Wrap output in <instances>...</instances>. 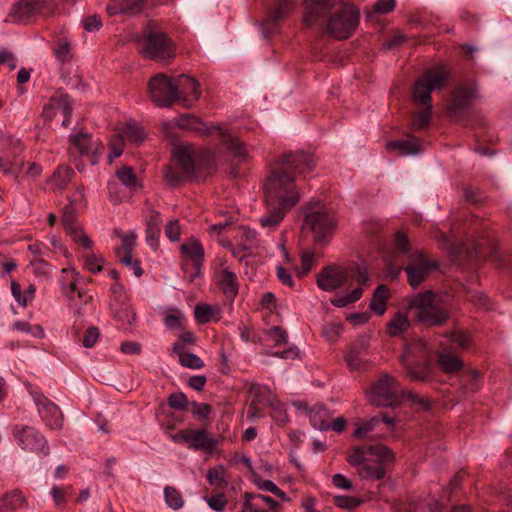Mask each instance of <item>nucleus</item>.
<instances>
[{"mask_svg":"<svg viewBox=\"0 0 512 512\" xmlns=\"http://www.w3.org/2000/svg\"><path fill=\"white\" fill-rule=\"evenodd\" d=\"M314 165L315 157L311 153H284L266 177L265 204L291 210L300 200L298 176L312 171Z\"/></svg>","mask_w":512,"mask_h":512,"instance_id":"1","label":"nucleus"},{"mask_svg":"<svg viewBox=\"0 0 512 512\" xmlns=\"http://www.w3.org/2000/svg\"><path fill=\"white\" fill-rule=\"evenodd\" d=\"M338 0H306L304 24L307 27L319 28L336 39L348 38L359 22L358 10L350 5H344L341 10L327 19L328 13Z\"/></svg>","mask_w":512,"mask_h":512,"instance_id":"2","label":"nucleus"},{"mask_svg":"<svg viewBox=\"0 0 512 512\" xmlns=\"http://www.w3.org/2000/svg\"><path fill=\"white\" fill-rule=\"evenodd\" d=\"M369 275L364 264H355L347 268L330 266L325 268L317 277L320 289L334 291L341 286H347L344 293H337L331 304L338 308L347 307L357 302L363 295L364 288L369 285Z\"/></svg>","mask_w":512,"mask_h":512,"instance_id":"3","label":"nucleus"},{"mask_svg":"<svg viewBox=\"0 0 512 512\" xmlns=\"http://www.w3.org/2000/svg\"><path fill=\"white\" fill-rule=\"evenodd\" d=\"M393 460V451L383 444L355 446L347 456L349 464L364 480L383 479L386 465Z\"/></svg>","mask_w":512,"mask_h":512,"instance_id":"4","label":"nucleus"},{"mask_svg":"<svg viewBox=\"0 0 512 512\" xmlns=\"http://www.w3.org/2000/svg\"><path fill=\"white\" fill-rule=\"evenodd\" d=\"M448 80V73L443 66H437L426 70L416 81L413 89V100L426 108L412 118L413 129H423L427 127L431 120V93L440 90Z\"/></svg>","mask_w":512,"mask_h":512,"instance_id":"5","label":"nucleus"},{"mask_svg":"<svg viewBox=\"0 0 512 512\" xmlns=\"http://www.w3.org/2000/svg\"><path fill=\"white\" fill-rule=\"evenodd\" d=\"M407 308L417 322L427 326H438L448 319L447 311L436 302V294L431 290L409 297Z\"/></svg>","mask_w":512,"mask_h":512,"instance_id":"6","label":"nucleus"},{"mask_svg":"<svg viewBox=\"0 0 512 512\" xmlns=\"http://www.w3.org/2000/svg\"><path fill=\"white\" fill-rule=\"evenodd\" d=\"M205 154L192 144H181L173 149V165L179 167L177 172L174 166H168L164 172L165 181L170 185H177L184 177L194 174L197 168L203 166Z\"/></svg>","mask_w":512,"mask_h":512,"instance_id":"7","label":"nucleus"},{"mask_svg":"<svg viewBox=\"0 0 512 512\" xmlns=\"http://www.w3.org/2000/svg\"><path fill=\"white\" fill-rule=\"evenodd\" d=\"M176 124L181 129L192 131L203 136L219 134L227 149L236 157L242 159L247 154L246 148L238 138L227 134L220 126H207L194 115H182L177 119Z\"/></svg>","mask_w":512,"mask_h":512,"instance_id":"8","label":"nucleus"},{"mask_svg":"<svg viewBox=\"0 0 512 512\" xmlns=\"http://www.w3.org/2000/svg\"><path fill=\"white\" fill-rule=\"evenodd\" d=\"M139 47L143 57L158 62L169 60L175 56L173 41L165 33L155 30L150 24L139 41Z\"/></svg>","mask_w":512,"mask_h":512,"instance_id":"9","label":"nucleus"},{"mask_svg":"<svg viewBox=\"0 0 512 512\" xmlns=\"http://www.w3.org/2000/svg\"><path fill=\"white\" fill-rule=\"evenodd\" d=\"M429 350L423 341H416L404 350L402 364L406 375L415 381H426L430 377Z\"/></svg>","mask_w":512,"mask_h":512,"instance_id":"10","label":"nucleus"},{"mask_svg":"<svg viewBox=\"0 0 512 512\" xmlns=\"http://www.w3.org/2000/svg\"><path fill=\"white\" fill-rule=\"evenodd\" d=\"M69 143L68 153L74 161L86 157L91 165L98 163L103 145L91 134L82 130L74 132L69 137Z\"/></svg>","mask_w":512,"mask_h":512,"instance_id":"11","label":"nucleus"},{"mask_svg":"<svg viewBox=\"0 0 512 512\" xmlns=\"http://www.w3.org/2000/svg\"><path fill=\"white\" fill-rule=\"evenodd\" d=\"M148 92L152 101L159 107H170L180 99L177 83L163 73L150 78Z\"/></svg>","mask_w":512,"mask_h":512,"instance_id":"12","label":"nucleus"},{"mask_svg":"<svg viewBox=\"0 0 512 512\" xmlns=\"http://www.w3.org/2000/svg\"><path fill=\"white\" fill-rule=\"evenodd\" d=\"M403 396V390L396 380L385 374L376 381L368 392L369 400L378 406L397 405Z\"/></svg>","mask_w":512,"mask_h":512,"instance_id":"13","label":"nucleus"},{"mask_svg":"<svg viewBox=\"0 0 512 512\" xmlns=\"http://www.w3.org/2000/svg\"><path fill=\"white\" fill-rule=\"evenodd\" d=\"M146 138V132L135 121H127L119 124L116 129V134L110 140L109 162L112 163L115 158H118L123 153L124 140L133 144H141Z\"/></svg>","mask_w":512,"mask_h":512,"instance_id":"14","label":"nucleus"},{"mask_svg":"<svg viewBox=\"0 0 512 512\" xmlns=\"http://www.w3.org/2000/svg\"><path fill=\"white\" fill-rule=\"evenodd\" d=\"M304 226L312 231L317 243L327 244L333 236L336 220L325 211H312L305 216Z\"/></svg>","mask_w":512,"mask_h":512,"instance_id":"15","label":"nucleus"},{"mask_svg":"<svg viewBox=\"0 0 512 512\" xmlns=\"http://www.w3.org/2000/svg\"><path fill=\"white\" fill-rule=\"evenodd\" d=\"M52 0H19L16 2L6 21L13 23H27L32 19L45 15L50 11Z\"/></svg>","mask_w":512,"mask_h":512,"instance_id":"16","label":"nucleus"},{"mask_svg":"<svg viewBox=\"0 0 512 512\" xmlns=\"http://www.w3.org/2000/svg\"><path fill=\"white\" fill-rule=\"evenodd\" d=\"M212 281L228 299L234 300L238 294V277L227 265V260L224 257H217L214 260Z\"/></svg>","mask_w":512,"mask_h":512,"instance_id":"17","label":"nucleus"},{"mask_svg":"<svg viewBox=\"0 0 512 512\" xmlns=\"http://www.w3.org/2000/svg\"><path fill=\"white\" fill-rule=\"evenodd\" d=\"M478 97L476 85L473 82L462 83L451 93L447 104V113L450 117H460Z\"/></svg>","mask_w":512,"mask_h":512,"instance_id":"18","label":"nucleus"},{"mask_svg":"<svg viewBox=\"0 0 512 512\" xmlns=\"http://www.w3.org/2000/svg\"><path fill=\"white\" fill-rule=\"evenodd\" d=\"M12 433L21 449L36 454L48 455L47 440L36 428L16 425Z\"/></svg>","mask_w":512,"mask_h":512,"instance_id":"19","label":"nucleus"},{"mask_svg":"<svg viewBox=\"0 0 512 512\" xmlns=\"http://www.w3.org/2000/svg\"><path fill=\"white\" fill-rule=\"evenodd\" d=\"M110 308L113 316L122 325H131L136 320V313L128 304V296L123 284L115 282L110 287Z\"/></svg>","mask_w":512,"mask_h":512,"instance_id":"20","label":"nucleus"},{"mask_svg":"<svg viewBox=\"0 0 512 512\" xmlns=\"http://www.w3.org/2000/svg\"><path fill=\"white\" fill-rule=\"evenodd\" d=\"M436 268L437 264L429 260L423 253H411L409 255L408 264L405 267L409 284L413 288L418 287L426 279L428 274Z\"/></svg>","mask_w":512,"mask_h":512,"instance_id":"21","label":"nucleus"},{"mask_svg":"<svg viewBox=\"0 0 512 512\" xmlns=\"http://www.w3.org/2000/svg\"><path fill=\"white\" fill-rule=\"evenodd\" d=\"M31 394L45 425L50 429H61L64 417L60 408L41 392H32Z\"/></svg>","mask_w":512,"mask_h":512,"instance_id":"22","label":"nucleus"},{"mask_svg":"<svg viewBox=\"0 0 512 512\" xmlns=\"http://www.w3.org/2000/svg\"><path fill=\"white\" fill-rule=\"evenodd\" d=\"M62 222L65 226L66 233L71 237L73 242L81 246L83 249H90L92 247V240L76 222L75 216L72 213L64 211Z\"/></svg>","mask_w":512,"mask_h":512,"instance_id":"23","label":"nucleus"},{"mask_svg":"<svg viewBox=\"0 0 512 512\" xmlns=\"http://www.w3.org/2000/svg\"><path fill=\"white\" fill-rule=\"evenodd\" d=\"M62 222L65 226L66 233L71 237L73 242L81 246L83 249H90L92 247V240L76 222L75 216L72 213L64 211Z\"/></svg>","mask_w":512,"mask_h":512,"instance_id":"24","label":"nucleus"},{"mask_svg":"<svg viewBox=\"0 0 512 512\" xmlns=\"http://www.w3.org/2000/svg\"><path fill=\"white\" fill-rule=\"evenodd\" d=\"M345 362L351 371H364L371 365L368 350L364 345L352 346L345 354Z\"/></svg>","mask_w":512,"mask_h":512,"instance_id":"25","label":"nucleus"},{"mask_svg":"<svg viewBox=\"0 0 512 512\" xmlns=\"http://www.w3.org/2000/svg\"><path fill=\"white\" fill-rule=\"evenodd\" d=\"M270 7L267 11L266 25L272 30L279 22L283 21L294 6L293 0H269Z\"/></svg>","mask_w":512,"mask_h":512,"instance_id":"26","label":"nucleus"},{"mask_svg":"<svg viewBox=\"0 0 512 512\" xmlns=\"http://www.w3.org/2000/svg\"><path fill=\"white\" fill-rule=\"evenodd\" d=\"M178 89L181 91L180 99L182 98V102L185 106H190L193 102L197 101L201 96V90L198 82L192 78L182 75L178 82Z\"/></svg>","mask_w":512,"mask_h":512,"instance_id":"27","label":"nucleus"},{"mask_svg":"<svg viewBox=\"0 0 512 512\" xmlns=\"http://www.w3.org/2000/svg\"><path fill=\"white\" fill-rule=\"evenodd\" d=\"M218 439L209 436L204 429L189 430L188 447L192 450L212 452L218 445Z\"/></svg>","mask_w":512,"mask_h":512,"instance_id":"28","label":"nucleus"},{"mask_svg":"<svg viewBox=\"0 0 512 512\" xmlns=\"http://www.w3.org/2000/svg\"><path fill=\"white\" fill-rule=\"evenodd\" d=\"M162 219L159 212L151 210L146 216V242L156 250L159 245Z\"/></svg>","mask_w":512,"mask_h":512,"instance_id":"29","label":"nucleus"},{"mask_svg":"<svg viewBox=\"0 0 512 512\" xmlns=\"http://www.w3.org/2000/svg\"><path fill=\"white\" fill-rule=\"evenodd\" d=\"M180 252L185 258L193 263L197 271L200 270L204 260V248L197 239L190 238L181 244Z\"/></svg>","mask_w":512,"mask_h":512,"instance_id":"30","label":"nucleus"},{"mask_svg":"<svg viewBox=\"0 0 512 512\" xmlns=\"http://www.w3.org/2000/svg\"><path fill=\"white\" fill-rule=\"evenodd\" d=\"M386 146L388 149L396 151L400 156L416 155L422 151L420 140L414 136L390 141Z\"/></svg>","mask_w":512,"mask_h":512,"instance_id":"31","label":"nucleus"},{"mask_svg":"<svg viewBox=\"0 0 512 512\" xmlns=\"http://www.w3.org/2000/svg\"><path fill=\"white\" fill-rule=\"evenodd\" d=\"M51 106L54 107L57 114L63 116L62 126L67 127L70 124L72 112L70 98L63 92H56L51 98Z\"/></svg>","mask_w":512,"mask_h":512,"instance_id":"32","label":"nucleus"},{"mask_svg":"<svg viewBox=\"0 0 512 512\" xmlns=\"http://www.w3.org/2000/svg\"><path fill=\"white\" fill-rule=\"evenodd\" d=\"M442 350L438 355V363L440 367L447 373L456 372L463 366L462 360L450 350L445 347L443 342H440Z\"/></svg>","mask_w":512,"mask_h":512,"instance_id":"33","label":"nucleus"},{"mask_svg":"<svg viewBox=\"0 0 512 512\" xmlns=\"http://www.w3.org/2000/svg\"><path fill=\"white\" fill-rule=\"evenodd\" d=\"M267 214L262 216L259 221L263 228L274 229L284 219V216L290 209L277 207V205L266 204Z\"/></svg>","mask_w":512,"mask_h":512,"instance_id":"34","label":"nucleus"},{"mask_svg":"<svg viewBox=\"0 0 512 512\" xmlns=\"http://www.w3.org/2000/svg\"><path fill=\"white\" fill-rule=\"evenodd\" d=\"M309 419L311 425L320 431L329 429L330 413L329 410L322 405H315L309 411Z\"/></svg>","mask_w":512,"mask_h":512,"instance_id":"35","label":"nucleus"},{"mask_svg":"<svg viewBox=\"0 0 512 512\" xmlns=\"http://www.w3.org/2000/svg\"><path fill=\"white\" fill-rule=\"evenodd\" d=\"M27 502L21 491L14 490L0 499V512L14 511L24 508Z\"/></svg>","mask_w":512,"mask_h":512,"instance_id":"36","label":"nucleus"},{"mask_svg":"<svg viewBox=\"0 0 512 512\" xmlns=\"http://www.w3.org/2000/svg\"><path fill=\"white\" fill-rule=\"evenodd\" d=\"M144 0H111L106 10L109 15L134 13Z\"/></svg>","mask_w":512,"mask_h":512,"instance_id":"37","label":"nucleus"},{"mask_svg":"<svg viewBox=\"0 0 512 512\" xmlns=\"http://www.w3.org/2000/svg\"><path fill=\"white\" fill-rule=\"evenodd\" d=\"M410 327V320L406 313L398 311L387 324V333L391 337L401 336Z\"/></svg>","mask_w":512,"mask_h":512,"instance_id":"38","label":"nucleus"},{"mask_svg":"<svg viewBox=\"0 0 512 512\" xmlns=\"http://www.w3.org/2000/svg\"><path fill=\"white\" fill-rule=\"evenodd\" d=\"M389 298V289L385 285H379L373 293L370 302V309L377 315L381 316L387 308V300Z\"/></svg>","mask_w":512,"mask_h":512,"instance_id":"39","label":"nucleus"},{"mask_svg":"<svg viewBox=\"0 0 512 512\" xmlns=\"http://www.w3.org/2000/svg\"><path fill=\"white\" fill-rule=\"evenodd\" d=\"M74 171L69 166H59L53 173L50 184L54 190H62L72 180Z\"/></svg>","mask_w":512,"mask_h":512,"instance_id":"40","label":"nucleus"},{"mask_svg":"<svg viewBox=\"0 0 512 512\" xmlns=\"http://www.w3.org/2000/svg\"><path fill=\"white\" fill-rule=\"evenodd\" d=\"M118 180L130 191L140 190L142 185L134 170L129 166H123L116 171Z\"/></svg>","mask_w":512,"mask_h":512,"instance_id":"41","label":"nucleus"},{"mask_svg":"<svg viewBox=\"0 0 512 512\" xmlns=\"http://www.w3.org/2000/svg\"><path fill=\"white\" fill-rule=\"evenodd\" d=\"M163 492L165 502L171 509L179 510L184 506L183 497L175 487L166 486Z\"/></svg>","mask_w":512,"mask_h":512,"instance_id":"42","label":"nucleus"},{"mask_svg":"<svg viewBox=\"0 0 512 512\" xmlns=\"http://www.w3.org/2000/svg\"><path fill=\"white\" fill-rule=\"evenodd\" d=\"M444 346L457 345L461 349H466L470 345V337L463 331H453L445 337Z\"/></svg>","mask_w":512,"mask_h":512,"instance_id":"43","label":"nucleus"},{"mask_svg":"<svg viewBox=\"0 0 512 512\" xmlns=\"http://www.w3.org/2000/svg\"><path fill=\"white\" fill-rule=\"evenodd\" d=\"M243 498L244 500L241 506V512H268L261 505V502H259L255 494L245 492Z\"/></svg>","mask_w":512,"mask_h":512,"instance_id":"44","label":"nucleus"},{"mask_svg":"<svg viewBox=\"0 0 512 512\" xmlns=\"http://www.w3.org/2000/svg\"><path fill=\"white\" fill-rule=\"evenodd\" d=\"M394 245L396 250L407 257V260H409V255L413 252H418L417 250H412L410 241L406 234H404L402 231H397L394 238Z\"/></svg>","mask_w":512,"mask_h":512,"instance_id":"45","label":"nucleus"},{"mask_svg":"<svg viewBox=\"0 0 512 512\" xmlns=\"http://www.w3.org/2000/svg\"><path fill=\"white\" fill-rule=\"evenodd\" d=\"M23 162L21 160L11 161L4 156H0V168L5 175L11 176L13 179H17L18 172L21 170Z\"/></svg>","mask_w":512,"mask_h":512,"instance_id":"46","label":"nucleus"},{"mask_svg":"<svg viewBox=\"0 0 512 512\" xmlns=\"http://www.w3.org/2000/svg\"><path fill=\"white\" fill-rule=\"evenodd\" d=\"M379 423L380 420L378 416L364 421L362 424L357 426L356 430L354 431V436L362 440L367 439L369 433L374 431Z\"/></svg>","mask_w":512,"mask_h":512,"instance_id":"47","label":"nucleus"},{"mask_svg":"<svg viewBox=\"0 0 512 512\" xmlns=\"http://www.w3.org/2000/svg\"><path fill=\"white\" fill-rule=\"evenodd\" d=\"M206 477L210 485H216L219 487H224L227 485V480L225 479V469L221 465L210 468L207 471Z\"/></svg>","mask_w":512,"mask_h":512,"instance_id":"48","label":"nucleus"},{"mask_svg":"<svg viewBox=\"0 0 512 512\" xmlns=\"http://www.w3.org/2000/svg\"><path fill=\"white\" fill-rule=\"evenodd\" d=\"M136 236L133 232L123 234L121 236V245L116 248V254L118 257L123 255L132 254V250L135 246Z\"/></svg>","mask_w":512,"mask_h":512,"instance_id":"49","label":"nucleus"},{"mask_svg":"<svg viewBox=\"0 0 512 512\" xmlns=\"http://www.w3.org/2000/svg\"><path fill=\"white\" fill-rule=\"evenodd\" d=\"M85 206L84 190L82 187H77L72 195L69 197V204L65 207L64 211L72 213L74 210Z\"/></svg>","mask_w":512,"mask_h":512,"instance_id":"50","label":"nucleus"},{"mask_svg":"<svg viewBox=\"0 0 512 512\" xmlns=\"http://www.w3.org/2000/svg\"><path fill=\"white\" fill-rule=\"evenodd\" d=\"M315 255L312 251L306 250L301 253V265L296 267L295 271L299 277H303L308 274L314 265Z\"/></svg>","mask_w":512,"mask_h":512,"instance_id":"51","label":"nucleus"},{"mask_svg":"<svg viewBox=\"0 0 512 512\" xmlns=\"http://www.w3.org/2000/svg\"><path fill=\"white\" fill-rule=\"evenodd\" d=\"M55 57L61 62H66L70 59L71 46L70 42L65 38H60L55 43L53 48Z\"/></svg>","mask_w":512,"mask_h":512,"instance_id":"52","label":"nucleus"},{"mask_svg":"<svg viewBox=\"0 0 512 512\" xmlns=\"http://www.w3.org/2000/svg\"><path fill=\"white\" fill-rule=\"evenodd\" d=\"M13 328L37 338L44 337V329L40 325H31L26 321H17L14 323Z\"/></svg>","mask_w":512,"mask_h":512,"instance_id":"53","label":"nucleus"},{"mask_svg":"<svg viewBox=\"0 0 512 512\" xmlns=\"http://www.w3.org/2000/svg\"><path fill=\"white\" fill-rule=\"evenodd\" d=\"M334 503L339 508L352 510L360 506L363 503V499L354 496L336 495Z\"/></svg>","mask_w":512,"mask_h":512,"instance_id":"54","label":"nucleus"},{"mask_svg":"<svg viewBox=\"0 0 512 512\" xmlns=\"http://www.w3.org/2000/svg\"><path fill=\"white\" fill-rule=\"evenodd\" d=\"M184 316L178 309H170L164 316V324L169 329L181 328Z\"/></svg>","mask_w":512,"mask_h":512,"instance_id":"55","label":"nucleus"},{"mask_svg":"<svg viewBox=\"0 0 512 512\" xmlns=\"http://www.w3.org/2000/svg\"><path fill=\"white\" fill-rule=\"evenodd\" d=\"M103 263V258L93 253L84 256V267L93 274H97L103 269Z\"/></svg>","mask_w":512,"mask_h":512,"instance_id":"56","label":"nucleus"},{"mask_svg":"<svg viewBox=\"0 0 512 512\" xmlns=\"http://www.w3.org/2000/svg\"><path fill=\"white\" fill-rule=\"evenodd\" d=\"M62 277L60 279V284L62 290H67V283L69 282H80L82 277L80 273L72 266L63 268L61 270Z\"/></svg>","mask_w":512,"mask_h":512,"instance_id":"57","label":"nucleus"},{"mask_svg":"<svg viewBox=\"0 0 512 512\" xmlns=\"http://www.w3.org/2000/svg\"><path fill=\"white\" fill-rule=\"evenodd\" d=\"M266 335L268 340L275 343V346H280L287 343L288 334L283 328L279 326H274L269 329L266 332Z\"/></svg>","mask_w":512,"mask_h":512,"instance_id":"58","label":"nucleus"},{"mask_svg":"<svg viewBox=\"0 0 512 512\" xmlns=\"http://www.w3.org/2000/svg\"><path fill=\"white\" fill-rule=\"evenodd\" d=\"M30 268L38 277L48 278L51 274L50 265L43 259H35L30 261Z\"/></svg>","mask_w":512,"mask_h":512,"instance_id":"59","label":"nucleus"},{"mask_svg":"<svg viewBox=\"0 0 512 512\" xmlns=\"http://www.w3.org/2000/svg\"><path fill=\"white\" fill-rule=\"evenodd\" d=\"M180 364L184 367L191 369H201L204 366V362L193 353H186L180 355V359H178Z\"/></svg>","mask_w":512,"mask_h":512,"instance_id":"60","label":"nucleus"},{"mask_svg":"<svg viewBox=\"0 0 512 512\" xmlns=\"http://www.w3.org/2000/svg\"><path fill=\"white\" fill-rule=\"evenodd\" d=\"M118 258L120 262L129 268L136 277H140L142 275L143 270L140 266V262L137 259H134L132 254L123 255Z\"/></svg>","mask_w":512,"mask_h":512,"instance_id":"61","label":"nucleus"},{"mask_svg":"<svg viewBox=\"0 0 512 512\" xmlns=\"http://www.w3.org/2000/svg\"><path fill=\"white\" fill-rule=\"evenodd\" d=\"M212 309L207 304H197L194 309L195 318L199 323H207L212 317Z\"/></svg>","mask_w":512,"mask_h":512,"instance_id":"62","label":"nucleus"},{"mask_svg":"<svg viewBox=\"0 0 512 512\" xmlns=\"http://www.w3.org/2000/svg\"><path fill=\"white\" fill-rule=\"evenodd\" d=\"M341 330V324L327 323L323 326L322 333L329 342H334L339 337Z\"/></svg>","mask_w":512,"mask_h":512,"instance_id":"63","label":"nucleus"},{"mask_svg":"<svg viewBox=\"0 0 512 512\" xmlns=\"http://www.w3.org/2000/svg\"><path fill=\"white\" fill-rule=\"evenodd\" d=\"M99 336H100V332H99V329L97 327H89L84 335H83V339H82V344L84 347L86 348H92L97 340L99 339Z\"/></svg>","mask_w":512,"mask_h":512,"instance_id":"64","label":"nucleus"}]
</instances>
